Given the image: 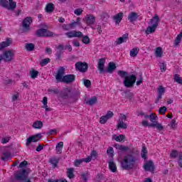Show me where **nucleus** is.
Returning <instances> with one entry per match:
<instances>
[{
    "label": "nucleus",
    "mask_w": 182,
    "mask_h": 182,
    "mask_svg": "<svg viewBox=\"0 0 182 182\" xmlns=\"http://www.w3.org/2000/svg\"><path fill=\"white\" fill-rule=\"evenodd\" d=\"M63 149V141H60L55 146V151L57 154H62Z\"/></svg>",
    "instance_id": "a878e982"
},
{
    "label": "nucleus",
    "mask_w": 182,
    "mask_h": 182,
    "mask_svg": "<svg viewBox=\"0 0 182 182\" xmlns=\"http://www.w3.org/2000/svg\"><path fill=\"white\" fill-rule=\"evenodd\" d=\"M159 21L160 17H159L157 14H155L154 17H152V18L151 19L149 25L157 28V26H159Z\"/></svg>",
    "instance_id": "f3484780"
},
{
    "label": "nucleus",
    "mask_w": 182,
    "mask_h": 182,
    "mask_svg": "<svg viewBox=\"0 0 182 182\" xmlns=\"http://www.w3.org/2000/svg\"><path fill=\"white\" fill-rule=\"evenodd\" d=\"M63 31H70V24H63Z\"/></svg>",
    "instance_id": "774afa93"
},
{
    "label": "nucleus",
    "mask_w": 182,
    "mask_h": 182,
    "mask_svg": "<svg viewBox=\"0 0 182 182\" xmlns=\"http://www.w3.org/2000/svg\"><path fill=\"white\" fill-rule=\"evenodd\" d=\"M113 112L112 111H108L107 112V114H105V116L107 117V119L109 120V119H112L113 117Z\"/></svg>",
    "instance_id": "680f3d73"
},
{
    "label": "nucleus",
    "mask_w": 182,
    "mask_h": 182,
    "mask_svg": "<svg viewBox=\"0 0 182 182\" xmlns=\"http://www.w3.org/2000/svg\"><path fill=\"white\" fill-rule=\"evenodd\" d=\"M170 156L172 159H177V156H178V152H177V151L176 150H173L171 153Z\"/></svg>",
    "instance_id": "6e6d98bb"
},
{
    "label": "nucleus",
    "mask_w": 182,
    "mask_h": 182,
    "mask_svg": "<svg viewBox=\"0 0 182 182\" xmlns=\"http://www.w3.org/2000/svg\"><path fill=\"white\" fill-rule=\"evenodd\" d=\"M141 158L144 159V160L147 159V149L146 146H143L141 152Z\"/></svg>",
    "instance_id": "473e14b6"
},
{
    "label": "nucleus",
    "mask_w": 182,
    "mask_h": 182,
    "mask_svg": "<svg viewBox=\"0 0 182 182\" xmlns=\"http://www.w3.org/2000/svg\"><path fill=\"white\" fill-rule=\"evenodd\" d=\"M32 79H36L38 77V75H39V72L38 70H33L30 73Z\"/></svg>",
    "instance_id": "09e8293b"
},
{
    "label": "nucleus",
    "mask_w": 182,
    "mask_h": 182,
    "mask_svg": "<svg viewBox=\"0 0 182 182\" xmlns=\"http://www.w3.org/2000/svg\"><path fill=\"white\" fill-rule=\"evenodd\" d=\"M31 22H32V18L31 17H26L23 21V29L29 30V26H31Z\"/></svg>",
    "instance_id": "aec40b11"
},
{
    "label": "nucleus",
    "mask_w": 182,
    "mask_h": 182,
    "mask_svg": "<svg viewBox=\"0 0 182 182\" xmlns=\"http://www.w3.org/2000/svg\"><path fill=\"white\" fill-rule=\"evenodd\" d=\"M58 95L60 97H61L62 99H69V98L76 99L77 97H79L80 93L79 92L72 93L70 90H69L68 88H65L63 90H61Z\"/></svg>",
    "instance_id": "39448f33"
},
{
    "label": "nucleus",
    "mask_w": 182,
    "mask_h": 182,
    "mask_svg": "<svg viewBox=\"0 0 182 182\" xmlns=\"http://www.w3.org/2000/svg\"><path fill=\"white\" fill-rule=\"evenodd\" d=\"M178 164L182 168V153L178 155Z\"/></svg>",
    "instance_id": "13d9d810"
},
{
    "label": "nucleus",
    "mask_w": 182,
    "mask_h": 182,
    "mask_svg": "<svg viewBox=\"0 0 182 182\" xmlns=\"http://www.w3.org/2000/svg\"><path fill=\"white\" fill-rule=\"evenodd\" d=\"M49 93H53V95H59V90L58 89H48Z\"/></svg>",
    "instance_id": "bf43d9fd"
},
{
    "label": "nucleus",
    "mask_w": 182,
    "mask_h": 182,
    "mask_svg": "<svg viewBox=\"0 0 182 182\" xmlns=\"http://www.w3.org/2000/svg\"><path fill=\"white\" fill-rule=\"evenodd\" d=\"M82 41L85 44V45H89L90 43V38L87 36H85L82 38Z\"/></svg>",
    "instance_id": "3c124183"
},
{
    "label": "nucleus",
    "mask_w": 182,
    "mask_h": 182,
    "mask_svg": "<svg viewBox=\"0 0 182 182\" xmlns=\"http://www.w3.org/2000/svg\"><path fill=\"white\" fill-rule=\"evenodd\" d=\"M16 8V2L15 1L9 2V4L7 6V9L9 11H14Z\"/></svg>",
    "instance_id": "2f4dec72"
},
{
    "label": "nucleus",
    "mask_w": 182,
    "mask_h": 182,
    "mask_svg": "<svg viewBox=\"0 0 182 182\" xmlns=\"http://www.w3.org/2000/svg\"><path fill=\"white\" fill-rule=\"evenodd\" d=\"M139 18V15L136 12H131L128 15V20L130 21L131 22H134L137 21V18Z\"/></svg>",
    "instance_id": "412c9836"
},
{
    "label": "nucleus",
    "mask_w": 182,
    "mask_h": 182,
    "mask_svg": "<svg viewBox=\"0 0 182 182\" xmlns=\"http://www.w3.org/2000/svg\"><path fill=\"white\" fill-rule=\"evenodd\" d=\"M85 22L88 26L93 25L96 22V17L91 14H87L85 18Z\"/></svg>",
    "instance_id": "ddd939ff"
},
{
    "label": "nucleus",
    "mask_w": 182,
    "mask_h": 182,
    "mask_svg": "<svg viewBox=\"0 0 182 182\" xmlns=\"http://www.w3.org/2000/svg\"><path fill=\"white\" fill-rule=\"evenodd\" d=\"M9 157H11V154H9V152H4L1 156V160L5 161L8 160Z\"/></svg>",
    "instance_id": "37998d69"
},
{
    "label": "nucleus",
    "mask_w": 182,
    "mask_h": 182,
    "mask_svg": "<svg viewBox=\"0 0 182 182\" xmlns=\"http://www.w3.org/2000/svg\"><path fill=\"white\" fill-rule=\"evenodd\" d=\"M97 102V97H92L91 99L86 101V105H89V106H93V105L96 104Z\"/></svg>",
    "instance_id": "cd10ccee"
},
{
    "label": "nucleus",
    "mask_w": 182,
    "mask_h": 182,
    "mask_svg": "<svg viewBox=\"0 0 182 182\" xmlns=\"http://www.w3.org/2000/svg\"><path fill=\"white\" fill-rule=\"evenodd\" d=\"M29 172L26 169H20L15 172L14 178L17 181H26Z\"/></svg>",
    "instance_id": "423d86ee"
},
{
    "label": "nucleus",
    "mask_w": 182,
    "mask_h": 182,
    "mask_svg": "<svg viewBox=\"0 0 182 182\" xmlns=\"http://www.w3.org/2000/svg\"><path fill=\"white\" fill-rule=\"evenodd\" d=\"M157 27L154 26H150L146 28V35H150V33H154Z\"/></svg>",
    "instance_id": "c85d7f7f"
},
{
    "label": "nucleus",
    "mask_w": 182,
    "mask_h": 182,
    "mask_svg": "<svg viewBox=\"0 0 182 182\" xmlns=\"http://www.w3.org/2000/svg\"><path fill=\"white\" fill-rule=\"evenodd\" d=\"M114 19L115 20V23L117 24L120 23V22H122V19H123V13H118L117 15L114 16Z\"/></svg>",
    "instance_id": "bb28decb"
},
{
    "label": "nucleus",
    "mask_w": 182,
    "mask_h": 182,
    "mask_svg": "<svg viewBox=\"0 0 182 182\" xmlns=\"http://www.w3.org/2000/svg\"><path fill=\"white\" fill-rule=\"evenodd\" d=\"M114 140L120 143L124 140V135L121 134L119 136H115Z\"/></svg>",
    "instance_id": "49530a36"
},
{
    "label": "nucleus",
    "mask_w": 182,
    "mask_h": 182,
    "mask_svg": "<svg viewBox=\"0 0 182 182\" xmlns=\"http://www.w3.org/2000/svg\"><path fill=\"white\" fill-rule=\"evenodd\" d=\"M9 140H11V137L6 136L1 139L2 144H6V143L9 142Z\"/></svg>",
    "instance_id": "052dcab7"
},
{
    "label": "nucleus",
    "mask_w": 182,
    "mask_h": 182,
    "mask_svg": "<svg viewBox=\"0 0 182 182\" xmlns=\"http://www.w3.org/2000/svg\"><path fill=\"white\" fill-rule=\"evenodd\" d=\"M91 28L93 30L97 29V32L99 33V35H102V32H103L102 30V26L100 24H97L95 28L94 26H91Z\"/></svg>",
    "instance_id": "79ce46f5"
},
{
    "label": "nucleus",
    "mask_w": 182,
    "mask_h": 182,
    "mask_svg": "<svg viewBox=\"0 0 182 182\" xmlns=\"http://www.w3.org/2000/svg\"><path fill=\"white\" fill-rule=\"evenodd\" d=\"M9 1L8 0H0L1 5L7 9Z\"/></svg>",
    "instance_id": "603ef678"
},
{
    "label": "nucleus",
    "mask_w": 182,
    "mask_h": 182,
    "mask_svg": "<svg viewBox=\"0 0 182 182\" xmlns=\"http://www.w3.org/2000/svg\"><path fill=\"white\" fill-rule=\"evenodd\" d=\"M33 127L34 129H42V127H43V123H42L41 121H36L33 124Z\"/></svg>",
    "instance_id": "7c9ffc66"
},
{
    "label": "nucleus",
    "mask_w": 182,
    "mask_h": 182,
    "mask_svg": "<svg viewBox=\"0 0 182 182\" xmlns=\"http://www.w3.org/2000/svg\"><path fill=\"white\" fill-rule=\"evenodd\" d=\"M56 59H60L62 58V51L57 50L55 53Z\"/></svg>",
    "instance_id": "69168bd1"
},
{
    "label": "nucleus",
    "mask_w": 182,
    "mask_h": 182,
    "mask_svg": "<svg viewBox=\"0 0 182 182\" xmlns=\"http://www.w3.org/2000/svg\"><path fill=\"white\" fill-rule=\"evenodd\" d=\"M129 39V33L124 34L122 37L118 38L114 42L115 45H122V43H124V42H127Z\"/></svg>",
    "instance_id": "4468645a"
},
{
    "label": "nucleus",
    "mask_w": 182,
    "mask_h": 182,
    "mask_svg": "<svg viewBox=\"0 0 182 182\" xmlns=\"http://www.w3.org/2000/svg\"><path fill=\"white\" fill-rule=\"evenodd\" d=\"M150 127H156L157 130H159V132H161L163 130L164 127L161 124H156V123H152L149 125Z\"/></svg>",
    "instance_id": "f704fd0d"
},
{
    "label": "nucleus",
    "mask_w": 182,
    "mask_h": 182,
    "mask_svg": "<svg viewBox=\"0 0 182 182\" xmlns=\"http://www.w3.org/2000/svg\"><path fill=\"white\" fill-rule=\"evenodd\" d=\"M50 62V58H44V59L41 60V61L40 62V65L41 66H46V65L48 63H49Z\"/></svg>",
    "instance_id": "a19ab883"
},
{
    "label": "nucleus",
    "mask_w": 182,
    "mask_h": 182,
    "mask_svg": "<svg viewBox=\"0 0 182 182\" xmlns=\"http://www.w3.org/2000/svg\"><path fill=\"white\" fill-rule=\"evenodd\" d=\"M53 4L49 3L46 6V11L48 12V14H50V12H53Z\"/></svg>",
    "instance_id": "72a5a7b5"
},
{
    "label": "nucleus",
    "mask_w": 182,
    "mask_h": 182,
    "mask_svg": "<svg viewBox=\"0 0 182 182\" xmlns=\"http://www.w3.org/2000/svg\"><path fill=\"white\" fill-rule=\"evenodd\" d=\"M15 56L14 50H6L3 53V60L5 62H11Z\"/></svg>",
    "instance_id": "6e6552de"
},
{
    "label": "nucleus",
    "mask_w": 182,
    "mask_h": 182,
    "mask_svg": "<svg viewBox=\"0 0 182 182\" xmlns=\"http://www.w3.org/2000/svg\"><path fill=\"white\" fill-rule=\"evenodd\" d=\"M107 154L110 160H113V157H114V150L113 149V147H108Z\"/></svg>",
    "instance_id": "5701e85b"
},
{
    "label": "nucleus",
    "mask_w": 182,
    "mask_h": 182,
    "mask_svg": "<svg viewBox=\"0 0 182 182\" xmlns=\"http://www.w3.org/2000/svg\"><path fill=\"white\" fill-rule=\"evenodd\" d=\"M92 82L89 80H84V85L85 87H90Z\"/></svg>",
    "instance_id": "0e129e2a"
},
{
    "label": "nucleus",
    "mask_w": 182,
    "mask_h": 182,
    "mask_svg": "<svg viewBox=\"0 0 182 182\" xmlns=\"http://www.w3.org/2000/svg\"><path fill=\"white\" fill-rule=\"evenodd\" d=\"M137 161V158L132 154H127L121 160V167L123 170H133Z\"/></svg>",
    "instance_id": "f03ea898"
},
{
    "label": "nucleus",
    "mask_w": 182,
    "mask_h": 182,
    "mask_svg": "<svg viewBox=\"0 0 182 182\" xmlns=\"http://www.w3.org/2000/svg\"><path fill=\"white\" fill-rule=\"evenodd\" d=\"M149 119L152 123H156V122H157V116L154 114H151L149 115Z\"/></svg>",
    "instance_id": "8fccbe9b"
},
{
    "label": "nucleus",
    "mask_w": 182,
    "mask_h": 182,
    "mask_svg": "<svg viewBox=\"0 0 182 182\" xmlns=\"http://www.w3.org/2000/svg\"><path fill=\"white\" fill-rule=\"evenodd\" d=\"M50 163H51V164H53V168H55V167H57L58 166V163H59V159H58L57 158H51L50 159Z\"/></svg>",
    "instance_id": "c9c22d12"
},
{
    "label": "nucleus",
    "mask_w": 182,
    "mask_h": 182,
    "mask_svg": "<svg viewBox=\"0 0 182 182\" xmlns=\"http://www.w3.org/2000/svg\"><path fill=\"white\" fill-rule=\"evenodd\" d=\"M174 82H176V83H178L179 85H182V79L180 77V75L178 74H175L173 75Z\"/></svg>",
    "instance_id": "e433bc0d"
},
{
    "label": "nucleus",
    "mask_w": 182,
    "mask_h": 182,
    "mask_svg": "<svg viewBox=\"0 0 182 182\" xmlns=\"http://www.w3.org/2000/svg\"><path fill=\"white\" fill-rule=\"evenodd\" d=\"M109 18H110V16H109V14L107 13H102L101 14V19L102 21H104V22H106Z\"/></svg>",
    "instance_id": "c03bdc74"
},
{
    "label": "nucleus",
    "mask_w": 182,
    "mask_h": 182,
    "mask_svg": "<svg viewBox=\"0 0 182 182\" xmlns=\"http://www.w3.org/2000/svg\"><path fill=\"white\" fill-rule=\"evenodd\" d=\"M42 139V135L41 134H36V135H33L27 139L26 146H31V143H35L36 141H39V139Z\"/></svg>",
    "instance_id": "9d476101"
},
{
    "label": "nucleus",
    "mask_w": 182,
    "mask_h": 182,
    "mask_svg": "<svg viewBox=\"0 0 182 182\" xmlns=\"http://www.w3.org/2000/svg\"><path fill=\"white\" fill-rule=\"evenodd\" d=\"M83 163V159H77L75 161V166L76 167H79V166H80V164H82Z\"/></svg>",
    "instance_id": "e2e57ef3"
},
{
    "label": "nucleus",
    "mask_w": 182,
    "mask_h": 182,
    "mask_svg": "<svg viewBox=\"0 0 182 182\" xmlns=\"http://www.w3.org/2000/svg\"><path fill=\"white\" fill-rule=\"evenodd\" d=\"M26 166H28V161H23L22 162L20 163L19 166H18V168H25Z\"/></svg>",
    "instance_id": "4d7b16f0"
},
{
    "label": "nucleus",
    "mask_w": 182,
    "mask_h": 182,
    "mask_svg": "<svg viewBox=\"0 0 182 182\" xmlns=\"http://www.w3.org/2000/svg\"><path fill=\"white\" fill-rule=\"evenodd\" d=\"M114 147H115V149L117 150H120V151H129V153L133 151L132 149H130V147L124 146V145L115 144Z\"/></svg>",
    "instance_id": "a211bd4d"
},
{
    "label": "nucleus",
    "mask_w": 182,
    "mask_h": 182,
    "mask_svg": "<svg viewBox=\"0 0 182 182\" xmlns=\"http://www.w3.org/2000/svg\"><path fill=\"white\" fill-rule=\"evenodd\" d=\"M108 164L109 170L112 171V173H116L117 167L116 166V164L113 161V159H109Z\"/></svg>",
    "instance_id": "4be33fe9"
},
{
    "label": "nucleus",
    "mask_w": 182,
    "mask_h": 182,
    "mask_svg": "<svg viewBox=\"0 0 182 182\" xmlns=\"http://www.w3.org/2000/svg\"><path fill=\"white\" fill-rule=\"evenodd\" d=\"M80 18L77 17L76 21H74L73 23H70V29H75V28L77 26L80 25Z\"/></svg>",
    "instance_id": "c756f323"
},
{
    "label": "nucleus",
    "mask_w": 182,
    "mask_h": 182,
    "mask_svg": "<svg viewBox=\"0 0 182 182\" xmlns=\"http://www.w3.org/2000/svg\"><path fill=\"white\" fill-rule=\"evenodd\" d=\"M66 36L68 38H82L83 37V33L76 31H70L65 33Z\"/></svg>",
    "instance_id": "f8f14e48"
},
{
    "label": "nucleus",
    "mask_w": 182,
    "mask_h": 182,
    "mask_svg": "<svg viewBox=\"0 0 182 182\" xmlns=\"http://www.w3.org/2000/svg\"><path fill=\"white\" fill-rule=\"evenodd\" d=\"M12 43V40L11 38H7L5 41H3L0 43V50H4L5 48L11 46Z\"/></svg>",
    "instance_id": "dca6fc26"
},
{
    "label": "nucleus",
    "mask_w": 182,
    "mask_h": 182,
    "mask_svg": "<svg viewBox=\"0 0 182 182\" xmlns=\"http://www.w3.org/2000/svg\"><path fill=\"white\" fill-rule=\"evenodd\" d=\"M166 92V90L164 89V87H163V86H159V87L158 88V97L156 98V103H159V100H160V99H161L163 95H164Z\"/></svg>",
    "instance_id": "6ab92c4d"
},
{
    "label": "nucleus",
    "mask_w": 182,
    "mask_h": 182,
    "mask_svg": "<svg viewBox=\"0 0 182 182\" xmlns=\"http://www.w3.org/2000/svg\"><path fill=\"white\" fill-rule=\"evenodd\" d=\"M139 50L140 49L138 47L132 48L129 52L131 58H136L139 55Z\"/></svg>",
    "instance_id": "393cba45"
},
{
    "label": "nucleus",
    "mask_w": 182,
    "mask_h": 182,
    "mask_svg": "<svg viewBox=\"0 0 182 182\" xmlns=\"http://www.w3.org/2000/svg\"><path fill=\"white\" fill-rule=\"evenodd\" d=\"M55 79L57 82L68 85V83L75 82V76L72 74L65 75V68L59 67L55 75Z\"/></svg>",
    "instance_id": "f257e3e1"
},
{
    "label": "nucleus",
    "mask_w": 182,
    "mask_h": 182,
    "mask_svg": "<svg viewBox=\"0 0 182 182\" xmlns=\"http://www.w3.org/2000/svg\"><path fill=\"white\" fill-rule=\"evenodd\" d=\"M155 55L156 58H161V56H163V50H161V48L159 47L156 48Z\"/></svg>",
    "instance_id": "4c0bfd02"
},
{
    "label": "nucleus",
    "mask_w": 182,
    "mask_h": 182,
    "mask_svg": "<svg viewBox=\"0 0 182 182\" xmlns=\"http://www.w3.org/2000/svg\"><path fill=\"white\" fill-rule=\"evenodd\" d=\"M87 63H86L77 62L75 63V70L82 73L87 71Z\"/></svg>",
    "instance_id": "1a4fd4ad"
},
{
    "label": "nucleus",
    "mask_w": 182,
    "mask_h": 182,
    "mask_svg": "<svg viewBox=\"0 0 182 182\" xmlns=\"http://www.w3.org/2000/svg\"><path fill=\"white\" fill-rule=\"evenodd\" d=\"M75 15H77V16H80L82 14H83V9H76L74 11Z\"/></svg>",
    "instance_id": "864d4df0"
},
{
    "label": "nucleus",
    "mask_w": 182,
    "mask_h": 182,
    "mask_svg": "<svg viewBox=\"0 0 182 182\" xmlns=\"http://www.w3.org/2000/svg\"><path fill=\"white\" fill-rule=\"evenodd\" d=\"M105 63H106V60L105 58H100L97 63V69L102 75V73H113V71L116 70V64L114 63H109L107 70H105Z\"/></svg>",
    "instance_id": "20e7f679"
},
{
    "label": "nucleus",
    "mask_w": 182,
    "mask_h": 182,
    "mask_svg": "<svg viewBox=\"0 0 182 182\" xmlns=\"http://www.w3.org/2000/svg\"><path fill=\"white\" fill-rule=\"evenodd\" d=\"M117 73L122 79H124V85L125 87L130 88L134 86V83H136L137 79L134 75H127L129 73L124 70H119Z\"/></svg>",
    "instance_id": "7ed1b4c3"
},
{
    "label": "nucleus",
    "mask_w": 182,
    "mask_h": 182,
    "mask_svg": "<svg viewBox=\"0 0 182 182\" xmlns=\"http://www.w3.org/2000/svg\"><path fill=\"white\" fill-rule=\"evenodd\" d=\"M108 118L107 116L104 115V116H102L100 118V123H101V124H106V122L108 121Z\"/></svg>",
    "instance_id": "de8ad7c7"
},
{
    "label": "nucleus",
    "mask_w": 182,
    "mask_h": 182,
    "mask_svg": "<svg viewBox=\"0 0 182 182\" xmlns=\"http://www.w3.org/2000/svg\"><path fill=\"white\" fill-rule=\"evenodd\" d=\"M160 68L161 72H166V70H167V66L164 63H161Z\"/></svg>",
    "instance_id": "338daca9"
},
{
    "label": "nucleus",
    "mask_w": 182,
    "mask_h": 182,
    "mask_svg": "<svg viewBox=\"0 0 182 182\" xmlns=\"http://www.w3.org/2000/svg\"><path fill=\"white\" fill-rule=\"evenodd\" d=\"M67 175L69 178H73V177H75V175L73 174V168H68Z\"/></svg>",
    "instance_id": "a18cd8bd"
},
{
    "label": "nucleus",
    "mask_w": 182,
    "mask_h": 182,
    "mask_svg": "<svg viewBox=\"0 0 182 182\" xmlns=\"http://www.w3.org/2000/svg\"><path fill=\"white\" fill-rule=\"evenodd\" d=\"M126 119H127L126 115H121L118 120L117 129H127V124L124 123V122H126Z\"/></svg>",
    "instance_id": "9b49d317"
},
{
    "label": "nucleus",
    "mask_w": 182,
    "mask_h": 182,
    "mask_svg": "<svg viewBox=\"0 0 182 182\" xmlns=\"http://www.w3.org/2000/svg\"><path fill=\"white\" fill-rule=\"evenodd\" d=\"M36 35L38 38H55V36H58L56 33L43 28L37 30Z\"/></svg>",
    "instance_id": "0eeeda50"
},
{
    "label": "nucleus",
    "mask_w": 182,
    "mask_h": 182,
    "mask_svg": "<svg viewBox=\"0 0 182 182\" xmlns=\"http://www.w3.org/2000/svg\"><path fill=\"white\" fill-rule=\"evenodd\" d=\"M181 38H182V29L181 33L176 36V39L174 40V42H173L174 46H178L180 43H181Z\"/></svg>",
    "instance_id": "b1692460"
},
{
    "label": "nucleus",
    "mask_w": 182,
    "mask_h": 182,
    "mask_svg": "<svg viewBox=\"0 0 182 182\" xmlns=\"http://www.w3.org/2000/svg\"><path fill=\"white\" fill-rule=\"evenodd\" d=\"M26 49L28 52H32V50H33V49H35V45H33V43H27V44H26Z\"/></svg>",
    "instance_id": "58836bf2"
},
{
    "label": "nucleus",
    "mask_w": 182,
    "mask_h": 182,
    "mask_svg": "<svg viewBox=\"0 0 182 182\" xmlns=\"http://www.w3.org/2000/svg\"><path fill=\"white\" fill-rule=\"evenodd\" d=\"M159 112L160 114H164L166 113V112H167V107H166L164 106L161 107L159 108Z\"/></svg>",
    "instance_id": "5fc2aeb1"
},
{
    "label": "nucleus",
    "mask_w": 182,
    "mask_h": 182,
    "mask_svg": "<svg viewBox=\"0 0 182 182\" xmlns=\"http://www.w3.org/2000/svg\"><path fill=\"white\" fill-rule=\"evenodd\" d=\"M144 168L145 171H154V164H153V161H146L144 165Z\"/></svg>",
    "instance_id": "2eb2a0df"
},
{
    "label": "nucleus",
    "mask_w": 182,
    "mask_h": 182,
    "mask_svg": "<svg viewBox=\"0 0 182 182\" xmlns=\"http://www.w3.org/2000/svg\"><path fill=\"white\" fill-rule=\"evenodd\" d=\"M90 176V174L88 172H85L81 174V178L83 180V181L87 182Z\"/></svg>",
    "instance_id": "ea45409f"
}]
</instances>
